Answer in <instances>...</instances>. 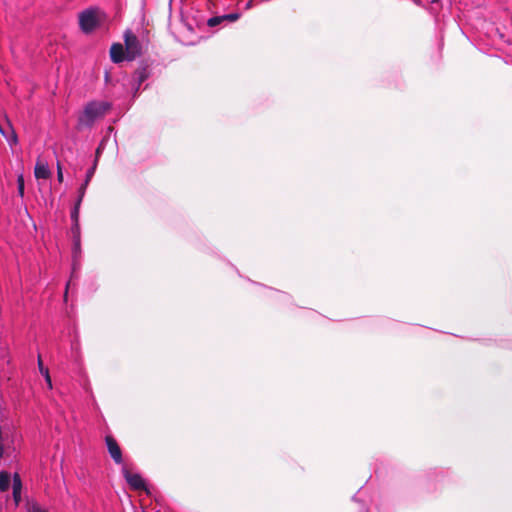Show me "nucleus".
I'll list each match as a JSON object with an SVG mask.
<instances>
[{
	"label": "nucleus",
	"instance_id": "nucleus-20",
	"mask_svg": "<svg viewBox=\"0 0 512 512\" xmlns=\"http://www.w3.org/2000/svg\"><path fill=\"white\" fill-rule=\"evenodd\" d=\"M7 141H8V143H9L11 146H12V145H14V144H16V143H17V141H18V140H17V136H16V134L13 132V133H12V135H11V137H10V138H7Z\"/></svg>",
	"mask_w": 512,
	"mask_h": 512
},
{
	"label": "nucleus",
	"instance_id": "nucleus-14",
	"mask_svg": "<svg viewBox=\"0 0 512 512\" xmlns=\"http://www.w3.org/2000/svg\"><path fill=\"white\" fill-rule=\"evenodd\" d=\"M26 511L27 512H48L46 509L42 508L37 502L35 501H27L26 504Z\"/></svg>",
	"mask_w": 512,
	"mask_h": 512
},
{
	"label": "nucleus",
	"instance_id": "nucleus-11",
	"mask_svg": "<svg viewBox=\"0 0 512 512\" xmlns=\"http://www.w3.org/2000/svg\"><path fill=\"white\" fill-rule=\"evenodd\" d=\"M37 362H38L39 371L44 376L48 388L52 389V380H51V377H50V374H49V370H48V368L44 367L40 355L38 356V361Z\"/></svg>",
	"mask_w": 512,
	"mask_h": 512
},
{
	"label": "nucleus",
	"instance_id": "nucleus-5",
	"mask_svg": "<svg viewBox=\"0 0 512 512\" xmlns=\"http://www.w3.org/2000/svg\"><path fill=\"white\" fill-rule=\"evenodd\" d=\"M105 442L108 452L116 464H123L122 452L117 441L112 436H106Z\"/></svg>",
	"mask_w": 512,
	"mask_h": 512
},
{
	"label": "nucleus",
	"instance_id": "nucleus-3",
	"mask_svg": "<svg viewBox=\"0 0 512 512\" xmlns=\"http://www.w3.org/2000/svg\"><path fill=\"white\" fill-rule=\"evenodd\" d=\"M126 60H134L141 54L142 46L137 36L132 31L127 30L124 33Z\"/></svg>",
	"mask_w": 512,
	"mask_h": 512
},
{
	"label": "nucleus",
	"instance_id": "nucleus-6",
	"mask_svg": "<svg viewBox=\"0 0 512 512\" xmlns=\"http://www.w3.org/2000/svg\"><path fill=\"white\" fill-rule=\"evenodd\" d=\"M34 175L37 179H48L51 176V171L47 161L38 158L34 168Z\"/></svg>",
	"mask_w": 512,
	"mask_h": 512
},
{
	"label": "nucleus",
	"instance_id": "nucleus-13",
	"mask_svg": "<svg viewBox=\"0 0 512 512\" xmlns=\"http://www.w3.org/2000/svg\"><path fill=\"white\" fill-rule=\"evenodd\" d=\"M82 200L83 199H81V197H78V199H77V201H76V203L74 205V208L71 211L72 223L79 222V211H80V206H81Z\"/></svg>",
	"mask_w": 512,
	"mask_h": 512
},
{
	"label": "nucleus",
	"instance_id": "nucleus-10",
	"mask_svg": "<svg viewBox=\"0 0 512 512\" xmlns=\"http://www.w3.org/2000/svg\"><path fill=\"white\" fill-rule=\"evenodd\" d=\"M96 165H97V159L95 160L94 165L90 169H88V171L86 173V179L78 190V194H79L78 197H81V199H83L85 192H86V188L95 173Z\"/></svg>",
	"mask_w": 512,
	"mask_h": 512
},
{
	"label": "nucleus",
	"instance_id": "nucleus-2",
	"mask_svg": "<svg viewBox=\"0 0 512 512\" xmlns=\"http://www.w3.org/2000/svg\"><path fill=\"white\" fill-rule=\"evenodd\" d=\"M102 21V14L98 9H86L79 14V25L83 32L90 33L95 30Z\"/></svg>",
	"mask_w": 512,
	"mask_h": 512
},
{
	"label": "nucleus",
	"instance_id": "nucleus-18",
	"mask_svg": "<svg viewBox=\"0 0 512 512\" xmlns=\"http://www.w3.org/2000/svg\"><path fill=\"white\" fill-rule=\"evenodd\" d=\"M17 183H18L19 194L23 195V193H24V180H23V176L22 175H20L18 177Z\"/></svg>",
	"mask_w": 512,
	"mask_h": 512
},
{
	"label": "nucleus",
	"instance_id": "nucleus-16",
	"mask_svg": "<svg viewBox=\"0 0 512 512\" xmlns=\"http://www.w3.org/2000/svg\"><path fill=\"white\" fill-rule=\"evenodd\" d=\"M222 18H224L225 22H235L240 18V14L239 13H229V14L222 15Z\"/></svg>",
	"mask_w": 512,
	"mask_h": 512
},
{
	"label": "nucleus",
	"instance_id": "nucleus-19",
	"mask_svg": "<svg viewBox=\"0 0 512 512\" xmlns=\"http://www.w3.org/2000/svg\"><path fill=\"white\" fill-rule=\"evenodd\" d=\"M57 179L60 183L63 181L62 167L59 162H57Z\"/></svg>",
	"mask_w": 512,
	"mask_h": 512
},
{
	"label": "nucleus",
	"instance_id": "nucleus-17",
	"mask_svg": "<svg viewBox=\"0 0 512 512\" xmlns=\"http://www.w3.org/2000/svg\"><path fill=\"white\" fill-rule=\"evenodd\" d=\"M136 75H137V88H136V91H137L139 89L141 83L143 81H145V79L147 78V74H146L145 70H141V71H138L136 73Z\"/></svg>",
	"mask_w": 512,
	"mask_h": 512
},
{
	"label": "nucleus",
	"instance_id": "nucleus-4",
	"mask_svg": "<svg viewBox=\"0 0 512 512\" xmlns=\"http://www.w3.org/2000/svg\"><path fill=\"white\" fill-rule=\"evenodd\" d=\"M122 472L124 478L132 489L141 490L146 488L145 481L141 475L130 472L125 466L123 467Z\"/></svg>",
	"mask_w": 512,
	"mask_h": 512
},
{
	"label": "nucleus",
	"instance_id": "nucleus-12",
	"mask_svg": "<svg viewBox=\"0 0 512 512\" xmlns=\"http://www.w3.org/2000/svg\"><path fill=\"white\" fill-rule=\"evenodd\" d=\"M10 475L7 472H0V491L5 492L10 486Z\"/></svg>",
	"mask_w": 512,
	"mask_h": 512
},
{
	"label": "nucleus",
	"instance_id": "nucleus-8",
	"mask_svg": "<svg viewBox=\"0 0 512 512\" xmlns=\"http://www.w3.org/2000/svg\"><path fill=\"white\" fill-rule=\"evenodd\" d=\"M12 480L13 500L15 502V505L18 506L21 502L22 481L18 473H15L13 475Z\"/></svg>",
	"mask_w": 512,
	"mask_h": 512
},
{
	"label": "nucleus",
	"instance_id": "nucleus-7",
	"mask_svg": "<svg viewBox=\"0 0 512 512\" xmlns=\"http://www.w3.org/2000/svg\"><path fill=\"white\" fill-rule=\"evenodd\" d=\"M110 57L114 63H120L123 60H126V51L124 50L122 44L115 43L111 46Z\"/></svg>",
	"mask_w": 512,
	"mask_h": 512
},
{
	"label": "nucleus",
	"instance_id": "nucleus-1",
	"mask_svg": "<svg viewBox=\"0 0 512 512\" xmlns=\"http://www.w3.org/2000/svg\"><path fill=\"white\" fill-rule=\"evenodd\" d=\"M110 107L111 105L107 101L89 102L78 117L79 127H91L97 119L106 114Z\"/></svg>",
	"mask_w": 512,
	"mask_h": 512
},
{
	"label": "nucleus",
	"instance_id": "nucleus-9",
	"mask_svg": "<svg viewBox=\"0 0 512 512\" xmlns=\"http://www.w3.org/2000/svg\"><path fill=\"white\" fill-rule=\"evenodd\" d=\"M71 233L73 237V253H76L80 250V225L79 222L72 223Z\"/></svg>",
	"mask_w": 512,
	"mask_h": 512
},
{
	"label": "nucleus",
	"instance_id": "nucleus-21",
	"mask_svg": "<svg viewBox=\"0 0 512 512\" xmlns=\"http://www.w3.org/2000/svg\"><path fill=\"white\" fill-rule=\"evenodd\" d=\"M100 153H101V148H100V147H98V148H97V150H96V154H97V156H98Z\"/></svg>",
	"mask_w": 512,
	"mask_h": 512
},
{
	"label": "nucleus",
	"instance_id": "nucleus-15",
	"mask_svg": "<svg viewBox=\"0 0 512 512\" xmlns=\"http://www.w3.org/2000/svg\"><path fill=\"white\" fill-rule=\"evenodd\" d=\"M224 18H222V15L221 16H214V17H211L208 19L207 21V25L209 27H216L222 23H224Z\"/></svg>",
	"mask_w": 512,
	"mask_h": 512
},
{
	"label": "nucleus",
	"instance_id": "nucleus-22",
	"mask_svg": "<svg viewBox=\"0 0 512 512\" xmlns=\"http://www.w3.org/2000/svg\"><path fill=\"white\" fill-rule=\"evenodd\" d=\"M68 286H69V283L67 284L66 289L68 288ZM67 294H68V291L66 290L65 291V298L67 297Z\"/></svg>",
	"mask_w": 512,
	"mask_h": 512
}]
</instances>
